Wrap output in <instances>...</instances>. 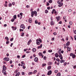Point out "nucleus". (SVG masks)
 Returning <instances> with one entry per match:
<instances>
[{
    "label": "nucleus",
    "instance_id": "obj_46",
    "mask_svg": "<svg viewBox=\"0 0 76 76\" xmlns=\"http://www.w3.org/2000/svg\"><path fill=\"white\" fill-rule=\"evenodd\" d=\"M73 31L74 32V34H76V30H75V31H74V30H73Z\"/></svg>",
    "mask_w": 76,
    "mask_h": 76
},
{
    "label": "nucleus",
    "instance_id": "obj_23",
    "mask_svg": "<svg viewBox=\"0 0 76 76\" xmlns=\"http://www.w3.org/2000/svg\"><path fill=\"white\" fill-rule=\"evenodd\" d=\"M38 54L39 55V56H42L43 55L42 53H39Z\"/></svg>",
    "mask_w": 76,
    "mask_h": 76
},
{
    "label": "nucleus",
    "instance_id": "obj_2",
    "mask_svg": "<svg viewBox=\"0 0 76 76\" xmlns=\"http://www.w3.org/2000/svg\"><path fill=\"white\" fill-rule=\"evenodd\" d=\"M57 3L59 4V5H58L59 7H61L63 5V3H61V1H58Z\"/></svg>",
    "mask_w": 76,
    "mask_h": 76
},
{
    "label": "nucleus",
    "instance_id": "obj_61",
    "mask_svg": "<svg viewBox=\"0 0 76 76\" xmlns=\"http://www.w3.org/2000/svg\"><path fill=\"white\" fill-rule=\"evenodd\" d=\"M76 68V66H73V68H74V69H75Z\"/></svg>",
    "mask_w": 76,
    "mask_h": 76
},
{
    "label": "nucleus",
    "instance_id": "obj_47",
    "mask_svg": "<svg viewBox=\"0 0 76 76\" xmlns=\"http://www.w3.org/2000/svg\"><path fill=\"white\" fill-rule=\"evenodd\" d=\"M12 4L13 6H14L15 4V3L14 2H13L12 3Z\"/></svg>",
    "mask_w": 76,
    "mask_h": 76
},
{
    "label": "nucleus",
    "instance_id": "obj_31",
    "mask_svg": "<svg viewBox=\"0 0 76 76\" xmlns=\"http://www.w3.org/2000/svg\"><path fill=\"white\" fill-rule=\"evenodd\" d=\"M5 39H6L7 41H9V38L7 37H5Z\"/></svg>",
    "mask_w": 76,
    "mask_h": 76
},
{
    "label": "nucleus",
    "instance_id": "obj_29",
    "mask_svg": "<svg viewBox=\"0 0 76 76\" xmlns=\"http://www.w3.org/2000/svg\"><path fill=\"white\" fill-rule=\"evenodd\" d=\"M52 2H53V0H50L48 1V2L50 3H52Z\"/></svg>",
    "mask_w": 76,
    "mask_h": 76
},
{
    "label": "nucleus",
    "instance_id": "obj_44",
    "mask_svg": "<svg viewBox=\"0 0 76 76\" xmlns=\"http://www.w3.org/2000/svg\"><path fill=\"white\" fill-rule=\"evenodd\" d=\"M18 71H17V70H15L14 72V73L16 74L17 72Z\"/></svg>",
    "mask_w": 76,
    "mask_h": 76
},
{
    "label": "nucleus",
    "instance_id": "obj_64",
    "mask_svg": "<svg viewBox=\"0 0 76 76\" xmlns=\"http://www.w3.org/2000/svg\"><path fill=\"white\" fill-rule=\"evenodd\" d=\"M74 38H75V40H76V36H74Z\"/></svg>",
    "mask_w": 76,
    "mask_h": 76
},
{
    "label": "nucleus",
    "instance_id": "obj_8",
    "mask_svg": "<svg viewBox=\"0 0 76 76\" xmlns=\"http://www.w3.org/2000/svg\"><path fill=\"white\" fill-rule=\"evenodd\" d=\"M4 60L6 61H9L10 60V59L6 57L4 58Z\"/></svg>",
    "mask_w": 76,
    "mask_h": 76
},
{
    "label": "nucleus",
    "instance_id": "obj_59",
    "mask_svg": "<svg viewBox=\"0 0 76 76\" xmlns=\"http://www.w3.org/2000/svg\"><path fill=\"white\" fill-rule=\"evenodd\" d=\"M54 39H55L54 37H53L52 38V39H51L52 40V41H54Z\"/></svg>",
    "mask_w": 76,
    "mask_h": 76
},
{
    "label": "nucleus",
    "instance_id": "obj_4",
    "mask_svg": "<svg viewBox=\"0 0 76 76\" xmlns=\"http://www.w3.org/2000/svg\"><path fill=\"white\" fill-rule=\"evenodd\" d=\"M52 73V71L50 70L49 71H48L47 73V75L50 76L51 74Z\"/></svg>",
    "mask_w": 76,
    "mask_h": 76
},
{
    "label": "nucleus",
    "instance_id": "obj_57",
    "mask_svg": "<svg viewBox=\"0 0 76 76\" xmlns=\"http://www.w3.org/2000/svg\"><path fill=\"white\" fill-rule=\"evenodd\" d=\"M46 58H47V57H46V56H44V57L43 58H44V60H45L46 59Z\"/></svg>",
    "mask_w": 76,
    "mask_h": 76
},
{
    "label": "nucleus",
    "instance_id": "obj_35",
    "mask_svg": "<svg viewBox=\"0 0 76 76\" xmlns=\"http://www.w3.org/2000/svg\"><path fill=\"white\" fill-rule=\"evenodd\" d=\"M32 72H29L28 73V75H32Z\"/></svg>",
    "mask_w": 76,
    "mask_h": 76
},
{
    "label": "nucleus",
    "instance_id": "obj_24",
    "mask_svg": "<svg viewBox=\"0 0 76 76\" xmlns=\"http://www.w3.org/2000/svg\"><path fill=\"white\" fill-rule=\"evenodd\" d=\"M37 72V70H34V72H33V74H35Z\"/></svg>",
    "mask_w": 76,
    "mask_h": 76
},
{
    "label": "nucleus",
    "instance_id": "obj_14",
    "mask_svg": "<svg viewBox=\"0 0 76 76\" xmlns=\"http://www.w3.org/2000/svg\"><path fill=\"white\" fill-rule=\"evenodd\" d=\"M7 69V68L5 65H4L3 66V69L4 70H6Z\"/></svg>",
    "mask_w": 76,
    "mask_h": 76
},
{
    "label": "nucleus",
    "instance_id": "obj_53",
    "mask_svg": "<svg viewBox=\"0 0 76 76\" xmlns=\"http://www.w3.org/2000/svg\"><path fill=\"white\" fill-rule=\"evenodd\" d=\"M47 9L48 10H49L50 9V7H47Z\"/></svg>",
    "mask_w": 76,
    "mask_h": 76
},
{
    "label": "nucleus",
    "instance_id": "obj_6",
    "mask_svg": "<svg viewBox=\"0 0 76 76\" xmlns=\"http://www.w3.org/2000/svg\"><path fill=\"white\" fill-rule=\"evenodd\" d=\"M12 28L13 31H15L17 29V27H14L13 26H12Z\"/></svg>",
    "mask_w": 76,
    "mask_h": 76
},
{
    "label": "nucleus",
    "instance_id": "obj_9",
    "mask_svg": "<svg viewBox=\"0 0 76 76\" xmlns=\"http://www.w3.org/2000/svg\"><path fill=\"white\" fill-rule=\"evenodd\" d=\"M7 3L8 2L7 1H6L5 2V4L4 5V6L5 7H7Z\"/></svg>",
    "mask_w": 76,
    "mask_h": 76
},
{
    "label": "nucleus",
    "instance_id": "obj_10",
    "mask_svg": "<svg viewBox=\"0 0 76 76\" xmlns=\"http://www.w3.org/2000/svg\"><path fill=\"white\" fill-rule=\"evenodd\" d=\"M38 41H39L40 43L42 42V40L40 39H37L36 40V42H38Z\"/></svg>",
    "mask_w": 76,
    "mask_h": 76
},
{
    "label": "nucleus",
    "instance_id": "obj_21",
    "mask_svg": "<svg viewBox=\"0 0 76 76\" xmlns=\"http://www.w3.org/2000/svg\"><path fill=\"white\" fill-rule=\"evenodd\" d=\"M34 61L35 62L38 61V58L37 57H35L34 59Z\"/></svg>",
    "mask_w": 76,
    "mask_h": 76
},
{
    "label": "nucleus",
    "instance_id": "obj_62",
    "mask_svg": "<svg viewBox=\"0 0 76 76\" xmlns=\"http://www.w3.org/2000/svg\"><path fill=\"white\" fill-rule=\"evenodd\" d=\"M56 32H55L54 33H53V35H56Z\"/></svg>",
    "mask_w": 76,
    "mask_h": 76
},
{
    "label": "nucleus",
    "instance_id": "obj_40",
    "mask_svg": "<svg viewBox=\"0 0 76 76\" xmlns=\"http://www.w3.org/2000/svg\"><path fill=\"white\" fill-rule=\"evenodd\" d=\"M45 13H47L48 12V11L47 10H45Z\"/></svg>",
    "mask_w": 76,
    "mask_h": 76
},
{
    "label": "nucleus",
    "instance_id": "obj_51",
    "mask_svg": "<svg viewBox=\"0 0 76 76\" xmlns=\"http://www.w3.org/2000/svg\"><path fill=\"white\" fill-rule=\"evenodd\" d=\"M52 64V62H49L48 63V64L49 65H51Z\"/></svg>",
    "mask_w": 76,
    "mask_h": 76
},
{
    "label": "nucleus",
    "instance_id": "obj_34",
    "mask_svg": "<svg viewBox=\"0 0 76 76\" xmlns=\"http://www.w3.org/2000/svg\"><path fill=\"white\" fill-rule=\"evenodd\" d=\"M42 46V44H41L39 46V48H41Z\"/></svg>",
    "mask_w": 76,
    "mask_h": 76
},
{
    "label": "nucleus",
    "instance_id": "obj_17",
    "mask_svg": "<svg viewBox=\"0 0 76 76\" xmlns=\"http://www.w3.org/2000/svg\"><path fill=\"white\" fill-rule=\"evenodd\" d=\"M36 51H37V49L35 48H33L32 49L33 52H36Z\"/></svg>",
    "mask_w": 76,
    "mask_h": 76
},
{
    "label": "nucleus",
    "instance_id": "obj_16",
    "mask_svg": "<svg viewBox=\"0 0 76 76\" xmlns=\"http://www.w3.org/2000/svg\"><path fill=\"white\" fill-rule=\"evenodd\" d=\"M55 56L56 58H58L59 56V55L57 53H56L55 55Z\"/></svg>",
    "mask_w": 76,
    "mask_h": 76
},
{
    "label": "nucleus",
    "instance_id": "obj_58",
    "mask_svg": "<svg viewBox=\"0 0 76 76\" xmlns=\"http://www.w3.org/2000/svg\"><path fill=\"white\" fill-rule=\"evenodd\" d=\"M26 53L27 54L31 53L29 51H26Z\"/></svg>",
    "mask_w": 76,
    "mask_h": 76
},
{
    "label": "nucleus",
    "instance_id": "obj_26",
    "mask_svg": "<svg viewBox=\"0 0 76 76\" xmlns=\"http://www.w3.org/2000/svg\"><path fill=\"white\" fill-rule=\"evenodd\" d=\"M51 68V66H49L48 67L47 69L48 70H50V69Z\"/></svg>",
    "mask_w": 76,
    "mask_h": 76
},
{
    "label": "nucleus",
    "instance_id": "obj_43",
    "mask_svg": "<svg viewBox=\"0 0 76 76\" xmlns=\"http://www.w3.org/2000/svg\"><path fill=\"white\" fill-rule=\"evenodd\" d=\"M9 42H10L9 41H7L6 42V43L7 44H8L9 43Z\"/></svg>",
    "mask_w": 76,
    "mask_h": 76
},
{
    "label": "nucleus",
    "instance_id": "obj_30",
    "mask_svg": "<svg viewBox=\"0 0 76 76\" xmlns=\"http://www.w3.org/2000/svg\"><path fill=\"white\" fill-rule=\"evenodd\" d=\"M46 65V64L45 63L43 64L42 66L44 67V66H45Z\"/></svg>",
    "mask_w": 76,
    "mask_h": 76
},
{
    "label": "nucleus",
    "instance_id": "obj_5",
    "mask_svg": "<svg viewBox=\"0 0 76 76\" xmlns=\"http://www.w3.org/2000/svg\"><path fill=\"white\" fill-rule=\"evenodd\" d=\"M20 28H23V29H24L25 28V27L24 26V24H22L20 25Z\"/></svg>",
    "mask_w": 76,
    "mask_h": 76
},
{
    "label": "nucleus",
    "instance_id": "obj_49",
    "mask_svg": "<svg viewBox=\"0 0 76 76\" xmlns=\"http://www.w3.org/2000/svg\"><path fill=\"white\" fill-rule=\"evenodd\" d=\"M26 7L27 8H29V7H30V6H29V5H27L26 6Z\"/></svg>",
    "mask_w": 76,
    "mask_h": 76
},
{
    "label": "nucleus",
    "instance_id": "obj_27",
    "mask_svg": "<svg viewBox=\"0 0 76 76\" xmlns=\"http://www.w3.org/2000/svg\"><path fill=\"white\" fill-rule=\"evenodd\" d=\"M61 73L60 72H58L57 75L56 76H61Z\"/></svg>",
    "mask_w": 76,
    "mask_h": 76
},
{
    "label": "nucleus",
    "instance_id": "obj_36",
    "mask_svg": "<svg viewBox=\"0 0 76 76\" xmlns=\"http://www.w3.org/2000/svg\"><path fill=\"white\" fill-rule=\"evenodd\" d=\"M14 39V38H11V39H10V41L11 42H12L13 41Z\"/></svg>",
    "mask_w": 76,
    "mask_h": 76
},
{
    "label": "nucleus",
    "instance_id": "obj_25",
    "mask_svg": "<svg viewBox=\"0 0 76 76\" xmlns=\"http://www.w3.org/2000/svg\"><path fill=\"white\" fill-rule=\"evenodd\" d=\"M15 19L14 18H12V19L11 20V22H14L15 21Z\"/></svg>",
    "mask_w": 76,
    "mask_h": 76
},
{
    "label": "nucleus",
    "instance_id": "obj_39",
    "mask_svg": "<svg viewBox=\"0 0 76 76\" xmlns=\"http://www.w3.org/2000/svg\"><path fill=\"white\" fill-rule=\"evenodd\" d=\"M72 21H70L69 22V24H70V25H72Z\"/></svg>",
    "mask_w": 76,
    "mask_h": 76
},
{
    "label": "nucleus",
    "instance_id": "obj_12",
    "mask_svg": "<svg viewBox=\"0 0 76 76\" xmlns=\"http://www.w3.org/2000/svg\"><path fill=\"white\" fill-rule=\"evenodd\" d=\"M54 21L53 20H52L51 21H50V24L51 25H54Z\"/></svg>",
    "mask_w": 76,
    "mask_h": 76
},
{
    "label": "nucleus",
    "instance_id": "obj_63",
    "mask_svg": "<svg viewBox=\"0 0 76 76\" xmlns=\"http://www.w3.org/2000/svg\"><path fill=\"white\" fill-rule=\"evenodd\" d=\"M66 64H67V63L66 62L64 63V65L65 66H66Z\"/></svg>",
    "mask_w": 76,
    "mask_h": 76
},
{
    "label": "nucleus",
    "instance_id": "obj_37",
    "mask_svg": "<svg viewBox=\"0 0 76 76\" xmlns=\"http://www.w3.org/2000/svg\"><path fill=\"white\" fill-rule=\"evenodd\" d=\"M48 52L49 53H52V50H48Z\"/></svg>",
    "mask_w": 76,
    "mask_h": 76
},
{
    "label": "nucleus",
    "instance_id": "obj_33",
    "mask_svg": "<svg viewBox=\"0 0 76 76\" xmlns=\"http://www.w3.org/2000/svg\"><path fill=\"white\" fill-rule=\"evenodd\" d=\"M24 35V33L23 32L22 33H21V36L22 37H23Z\"/></svg>",
    "mask_w": 76,
    "mask_h": 76
},
{
    "label": "nucleus",
    "instance_id": "obj_15",
    "mask_svg": "<svg viewBox=\"0 0 76 76\" xmlns=\"http://www.w3.org/2000/svg\"><path fill=\"white\" fill-rule=\"evenodd\" d=\"M21 66H23L25 65V64L23 63V61H22L21 62Z\"/></svg>",
    "mask_w": 76,
    "mask_h": 76
},
{
    "label": "nucleus",
    "instance_id": "obj_11",
    "mask_svg": "<svg viewBox=\"0 0 76 76\" xmlns=\"http://www.w3.org/2000/svg\"><path fill=\"white\" fill-rule=\"evenodd\" d=\"M56 18L57 19V20L58 21L60 20L61 17L60 16L57 17H56Z\"/></svg>",
    "mask_w": 76,
    "mask_h": 76
},
{
    "label": "nucleus",
    "instance_id": "obj_41",
    "mask_svg": "<svg viewBox=\"0 0 76 76\" xmlns=\"http://www.w3.org/2000/svg\"><path fill=\"white\" fill-rule=\"evenodd\" d=\"M58 72V70H55V71H54V72L56 73H57Z\"/></svg>",
    "mask_w": 76,
    "mask_h": 76
},
{
    "label": "nucleus",
    "instance_id": "obj_7",
    "mask_svg": "<svg viewBox=\"0 0 76 76\" xmlns=\"http://www.w3.org/2000/svg\"><path fill=\"white\" fill-rule=\"evenodd\" d=\"M58 56L60 58V59L62 60L63 59V57L62 54L61 53H59V55H58Z\"/></svg>",
    "mask_w": 76,
    "mask_h": 76
},
{
    "label": "nucleus",
    "instance_id": "obj_20",
    "mask_svg": "<svg viewBox=\"0 0 76 76\" xmlns=\"http://www.w3.org/2000/svg\"><path fill=\"white\" fill-rule=\"evenodd\" d=\"M36 44L37 45H39L40 44V43L39 41L36 42Z\"/></svg>",
    "mask_w": 76,
    "mask_h": 76
},
{
    "label": "nucleus",
    "instance_id": "obj_19",
    "mask_svg": "<svg viewBox=\"0 0 76 76\" xmlns=\"http://www.w3.org/2000/svg\"><path fill=\"white\" fill-rule=\"evenodd\" d=\"M20 73L19 72H18L15 75V76H19L20 75Z\"/></svg>",
    "mask_w": 76,
    "mask_h": 76
},
{
    "label": "nucleus",
    "instance_id": "obj_18",
    "mask_svg": "<svg viewBox=\"0 0 76 76\" xmlns=\"http://www.w3.org/2000/svg\"><path fill=\"white\" fill-rule=\"evenodd\" d=\"M67 50L69 52L71 51V49L70 47H67Z\"/></svg>",
    "mask_w": 76,
    "mask_h": 76
},
{
    "label": "nucleus",
    "instance_id": "obj_60",
    "mask_svg": "<svg viewBox=\"0 0 76 76\" xmlns=\"http://www.w3.org/2000/svg\"><path fill=\"white\" fill-rule=\"evenodd\" d=\"M25 56H26V55H24L23 56H22V58H24L25 57Z\"/></svg>",
    "mask_w": 76,
    "mask_h": 76
},
{
    "label": "nucleus",
    "instance_id": "obj_55",
    "mask_svg": "<svg viewBox=\"0 0 76 76\" xmlns=\"http://www.w3.org/2000/svg\"><path fill=\"white\" fill-rule=\"evenodd\" d=\"M50 4L49 3H47V4H46V6H48Z\"/></svg>",
    "mask_w": 76,
    "mask_h": 76
},
{
    "label": "nucleus",
    "instance_id": "obj_52",
    "mask_svg": "<svg viewBox=\"0 0 76 76\" xmlns=\"http://www.w3.org/2000/svg\"><path fill=\"white\" fill-rule=\"evenodd\" d=\"M28 42H29L30 43L31 42H32V40L31 39H30V40H29Z\"/></svg>",
    "mask_w": 76,
    "mask_h": 76
},
{
    "label": "nucleus",
    "instance_id": "obj_45",
    "mask_svg": "<svg viewBox=\"0 0 76 76\" xmlns=\"http://www.w3.org/2000/svg\"><path fill=\"white\" fill-rule=\"evenodd\" d=\"M23 13H20V15H21V16H23Z\"/></svg>",
    "mask_w": 76,
    "mask_h": 76
},
{
    "label": "nucleus",
    "instance_id": "obj_3",
    "mask_svg": "<svg viewBox=\"0 0 76 76\" xmlns=\"http://www.w3.org/2000/svg\"><path fill=\"white\" fill-rule=\"evenodd\" d=\"M69 55H70V56H71V57L72 56V58H75L76 57V55H75V54L74 53H70Z\"/></svg>",
    "mask_w": 76,
    "mask_h": 76
},
{
    "label": "nucleus",
    "instance_id": "obj_48",
    "mask_svg": "<svg viewBox=\"0 0 76 76\" xmlns=\"http://www.w3.org/2000/svg\"><path fill=\"white\" fill-rule=\"evenodd\" d=\"M66 41H68V40H69V37H66Z\"/></svg>",
    "mask_w": 76,
    "mask_h": 76
},
{
    "label": "nucleus",
    "instance_id": "obj_32",
    "mask_svg": "<svg viewBox=\"0 0 76 76\" xmlns=\"http://www.w3.org/2000/svg\"><path fill=\"white\" fill-rule=\"evenodd\" d=\"M5 70H4V69H3V70H2V72L3 73H4L6 72Z\"/></svg>",
    "mask_w": 76,
    "mask_h": 76
},
{
    "label": "nucleus",
    "instance_id": "obj_1",
    "mask_svg": "<svg viewBox=\"0 0 76 76\" xmlns=\"http://www.w3.org/2000/svg\"><path fill=\"white\" fill-rule=\"evenodd\" d=\"M35 14V16H37V12L36 11H32L31 13V16L33 17L34 15Z\"/></svg>",
    "mask_w": 76,
    "mask_h": 76
},
{
    "label": "nucleus",
    "instance_id": "obj_22",
    "mask_svg": "<svg viewBox=\"0 0 76 76\" xmlns=\"http://www.w3.org/2000/svg\"><path fill=\"white\" fill-rule=\"evenodd\" d=\"M13 19H14L15 20L16 19L17 15H15L13 17Z\"/></svg>",
    "mask_w": 76,
    "mask_h": 76
},
{
    "label": "nucleus",
    "instance_id": "obj_28",
    "mask_svg": "<svg viewBox=\"0 0 76 76\" xmlns=\"http://www.w3.org/2000/svg\"><path fill=\"white\" fill-rule=\"evenodd\" d=\"M8 6L9 7H11L12 6V4L11 3H10L8 5Z\"/></svg>",
    "mask_w": 76,
    "mask_h": 76
},
{
    "label": "nucleus",
    "instance_id": "obj_13",
    "mask_svg": "<svg viewBox=\"0 0 76 76\" xmlns=\"http://www.w3.org/2000/svg\"><path fill=\"white\" fill-rule=\"evenodd\" d=\"M28 21L29 22L31 23V22H32V18H30L28 19Z\"/></svg>",
    "mask_w": 76,
    "mask_h": 76
},
{
    "label": "nucleus",
    "instance_id": "obj_56",
    "mask_svg": "<svg viewBox=\"0 0 76 76\" xmlns=\"http://www.w3.org/2000/svg\"><path fill=\"white\" fill-rule=\"evenodd\" d=\"M35 23H36V24H37V23H38V21H37V20H35Z\"/></svg>",
    "mask_w": 76,
    "mask_h": 76
},
{
    "label": "nucleus",
    "instance_id": "obj_38",
    "mask_svg": "<svg viewBox=\"0 0 76 76\" xmlns=\"http://www.w3.org/2000/svg\"><path fill=\"white\" fill-rule=\"evenodd\" d=\"M56 61H57L58 62H60V60L59 58H57L56 59Z\"/></svg>",
    "mask_w": 76,
    "mask_h": 76
},
{
    "label": "nucleus",
    "instance_id": "obj_42",
    "mask_svg": "<svg viewBox=\"0 0 76 76\" xmlns=\"http://www.w3.org/2000/svg\"><path fill=\"white\" fill-rule=\"evenodd\" d=\"M68 11L69 12H72V10L71 9H69Z\"/></svg>",
    "mask_w": 76,
    "mask_h": 76
},
{
    "label": "nucleus",
    "instance_id": "obj_50",
    "mask_svg": "<svg viewBox=\"0 0 76 76\" xmlns=\"http://www.w3.org/2000/svg\"><path fill=\"white\" fill-rule=\"evenodd\" d=\"M21 74H22V75H25V73L24 72H22V73H21Z\"/></svg>",
    "mask_w": 76,
    "mask_h": 76
},
{
    "label": "nucleus",
    "instance_id": "obj_54",
    "mask_svg": "<svg viewBox=\"0 0 76 76\" xmlns=\"http://www.w3.org/2000/svg\"><path fill=\"white\" fill-rule=\"evenodd\" d=\"M23 31V30L21 29H20V31Z\"/></svg>",
    "mask_w": 76,
    "mask_h": 76
}]
</instances>
